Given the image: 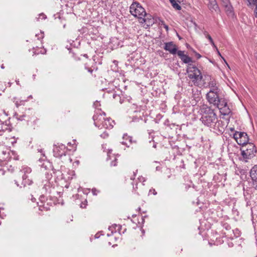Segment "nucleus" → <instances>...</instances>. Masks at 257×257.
Masks as SVG:
<instances>
[{"mask_svg": "<svg viewBox=\"0 0 257 257\" xmlns=\"http://www.w3.org/2000/svg\"><path fill=\"white\" fill-rule=\"evenodd\" d=\"M113 98L114 99L119 98V99H120V97L119 95H117L116 94H113Z\"/></svg>", "mask_w": 257, "mask_h": 257, "instance_id": "72a5a7b5", "label": "nucleus"}, {"mask_svg": "<svg viewBox=\"0 0 257 257\" xmlns=\"http://www.w3.org/2000/svg\"><path fill=\"white\" fill-rule=\"evenodd\" d=\"M46 53V50L44 48H37L35 50V51L34 52V54L38 55L39 54H44Z\"/></svg>", "mask_w": 257, "mask_h": 257, "instance_id": "aec40b11", "label": "nucleus"}, {"mask_svg": "<svg viewBox=\"0 0 257 257\" xmlns=\"http://www.w3.org/2000/svg\"><path fill=\"white\" fill-rule=\"evenodd\" d=\"M178 37H179V39H181V37H180V36H178Z\"/></svg>", "mask_w": 257, "mask_h": 257, "instance_id": "8fccbe9b", "label": "nucleus"}, {"mask_svg": "<svg viewBox=\"0 0 257 257\" xmlns=\"http://www.w3.org/2000/svg\"><path fill=\"white\" fill-rule=\"evenodd\" d=\"M208 1L207 5L210 11L213 12V11L217 12L219 10V8L216 0H208Z\"/></svg>", "mask_w": 257, "mask_h": 257, "instance_id": "f3484780", "label": "nucleus"}, {"mask_svg": "<svg viewBox=\"0 0 257 257\" xmlns=\"http://www.w3.org/2000/svg\"><path fill=\"white\" fill-rule=\"evenodd\" d=\"M256 153V149L254 144L249 143L241 149V154L245 162L247 159H250L255 156Z\"/></svg>", "mask_w": 257, "mask_h": 257, "instance_id": "7ed1b4c3", "label": "nucleus"}, {"mask_svg": "<svg viewBox=\"0 0 257 257\" xmlns=\"http://www.w3.org/2000/svg\"><path fill=\"white\" fill-rule=\"evenodd\" d=\"M216 48V50H217V53H218V54L220 57H221V58L223 59V60L224 61V62L227 64V63H226V62L225 60V59H224V58H223V57L221 55L220 53L219 52V51H218V50L217 49V47H216V48Z\"/></svg>", "mask_w": 257, "mask_h": 257, "instance_id": "f704fd0d", "label": "nucleus"}, {"mask_svg": "<svg viewBox=\"0 0 257 257\" xmlns=\"http://www.w3.org/2000/svg\"><path fill=\"white\" fill-rule=\"evenodd\" d=\"M251 5L255 6L254 13L255 14V17L257 18V0H253V1L251 2Z\"/></svg>", "mask_w": 257, "mask_h": 257, "instance_id": "b1692460", "label": "nucleus"}, {"mask_svg": "<svg viewBox=\"0 0 257 257\" xmlns=\"http://www.w3.org/2000/svg\"><path fill=\"white\" fill-rule=\"evenodd\" d=\"M164 28L166 29V30L167 31H168L169 30V27L168 25H167L166 24H164V26H163Z\"/></svg>", "mask_w": 257, "mask_h": 257, "instance_id": "ea45409f", "label": "nucleus"}, {"mask_svg": "<svg viewBox=\"0 0 257 257\" xmlns=\"http://www.w3.org/2000/svg\"><path fill=\"white\" fill-rule=\"evenodd\" d=\"M250 176L252 180L257 182V167L254 166L250 170Z\"/></svg>", "mask_w": 257, "mask_h": 257, "instance_id": "6ab92c4d", "label": "nucleus"}, {"mask_svg": "<svg viewBox=\"0 0 257 257\" xmlns=\"http://www.w3.org/2000/svg\"><path fill=\"white\" fill-rule=\"evenodd\" d=\"M122 138L124 140V141L122 142V144L125 145L127 147H129V145L133 143H137V142L136 140H133L132 137L130 136L127 134H124Z\"/></svg>", "mask_w": 257, "mask_h": 257, "instance_id": "dca6fc26", "label": "nucleus"}, {"mask_svg": "<svg viewBox=\"0 0 257 257\" xmlns=\"http://www.w3.org/2000/svg\"><path fill=\"white\" fill-rule=\"evenodd\" d=\"M228 228H230V227H229L228 225H227L226 227H225V228H226V229H228Z\"/></svg>", "mask_w": 257, "mask_h": 257, "instance_id": "49530a36", "label": "nucleus"}, {"mask_svg": "<svg viewBox=\"0 0 257 257\" xmlns=\"http://www.w3.org/2000/svg\"><path fill=\"white\" fill-rule=\"evenodd\" d=\"M138 179L139 181V182L142 183L145 182L146 180V178L143 176H140L139 177H138Z\"/></svg>", "mask_w": 257, "mask_h": 257, "instance_id": "c85d7f7f", "label": "nucleus"}, {"mask_svg": "<svg viewBox=\"0 0 257 257\" xmlns=\"http://www.w3.org/2000/svg\"><path fill=\"white\" fill-rule=\"evenodd\" d=\"M140 23H145L148 27L152 26L154 24V20L152 16L150 14L145 13V16L140 20Z\"/></svg>", "mask_w": 257, "mask_h": 257, "instance_id": "ddd939ff", "label": "nucleus"}, {"mask_svg": "<svg viewBox=\"0 0 257 257\" xmlns=\"http://www.w3.org/2000/svg\"><path fill=\"white\" fill-rule=\"evenodd\" d=\"M253 0H247L248 3H249V5H251V2L253 1Z\"/></svg>", "mask_w": 257, "mask_h": 257, "instance_id": "37998d69", "label": "nucleus"}, {"mask_svg": "<svg viewBox=\"0 0 257 257\" xmlns=\"http://www.w3.org/2000/svg\"><path fill=\"white\" fill-rule=\"evenodd\" d=\"M22 174V183L24 186L30 185L33 182V175L32 173V169L27 166H23L21 170Z\"/></svg>", "mask_w": 257, "mask_h": 257, "instance_id": "20e7f679", "label": "nucleus"}, {"mask_svg": "<svg viewBox=\"0 0 257 257\" xmlns=\"http://www.w3.org/2000/svg\"><path fill=\"white\" fill-rule=\"evenodd\" d=\"M206 38L208 39L211 44L214 47L216 48V46L213 42L212 38L210 35H207Z\"/></svg>", "mask_w": 257, "mask_h": 257, "instance_id": "393cba45", "label": "nucleus"}, {"mask_svg": "<svg viewBox=\"0 0 257 257\" xmlns=\"http://www.w3.org/2000/svg\"><path fill=\"white\" fill-rule=\"evenodd\" d=\"M12 125L10 122V118L1 123V129L0 130V136L3 135V133L6 131L11 132L12 130Z\"/></svg>", "mask_w": 257, "mask_h": 257, "instance_id": "f8f14e48", "label": "nucleus"}, {"mask_svg": "<svg viewBox=\"0 0 257 257\" xmlns=\"http://www.w3.org/2000/svg\"><path fill=\"white\" fill-rule=\"evenodd\" d=\"M63 149H65V146L63 145H61L60 146L56 147L55 148V151H59V149L62 150Z\"/></svg>", "mask_w": 257, "mask_h": 257, "instance_id": "7c9ffc66", "label": "nucleus"}, {"mask_svg": "<svg viewBox=\"0 0 257 257\" xmlns=\"http://www.w3.org/2000/svg\"><path fill=\"white\" fill-rule=\"evenodd\" d=\"M151 193H152L153 195H155L157 194V193L156 191L155 190V189L152 188L149 191V194H151Z\"/></svg>", "mask_w": 257, "mask_h": 257, "instance_id": "2f4dec72", "label": "nucleus"}, {"mask_svg": "<svg viewBox=\"0 0 257 257\" xmlns=\"http://www.w3.org/2000/svg\"><path fill=\"white\" fill-rule=\"evenodd\" d=\"M117 156H119V155H117L116 156H112L114 159L112 161V162L110 163V165L111 166H116L117 165Z\"/></svg>", "mask_w": 257, "mask_h": 257, "instance_id": "5701e85b", "label": "nucleus"}, {"mask_svg": "<svg viewBox=\"0 0 257 257\" xmlns=\"http://www.w3.org/2000/svg\"><path fill=\"white\" fill-rule=\"evenodd\" d=\"M233 138L239 145L244 146L249 144V139L246 133L236 132L233 134Z\"/></svg>", "mask_w": 257, "mask_h": 257, "instance_id": "0eeeda50", "label": "nucleus"}, {"mask_svg": "<svg viewBox=\"0 0 257 257\" xmlns=\"http://www.w3.org/2000/svg\"><path fill=\"white\" fill-rule=\"evenodd\" d=\"M220 97L219 96V93H213L211 91L210 93L206 94V99L210 104H212L213 105L217 104V99H219Z\"/></svg>", "mask_w": 257, "mask_h": 257, "instance_id": "9d476101", "label": "nucleus"}, {"mask_svg": "<svg viewBox=\"0 0 257 257\" xmlns=\"http://www.w3.org/2000/svg\"><path fill=\"white\" fill-rule=\"evenodd\" d=\"M1 68H2V69H4V68H5L4 64H2V65H1Z\"/></svg>", "mask_w": 257, "mask_h": 257, "instance_id": "a18cd8bd", "label": "nucleus"}, {"mask_svg": "<svg viewBox=\"0 0 257 257\" xmlns=\"http://www.w3.org/2000/svg\"><path fill=\"white\" fill-rule=\"evenodd\" d=\"M222 6L225 8V11L227 15H232L233 14V8L231 5L229 0H220Z\"/></svg>", "mask_w": 257, "mask_h": 257, "instance_id": "4468645a", "label": "nucleus"}, {"mask_svg": "<svg viewBox=\"0 0 257 257\" xmlns=\"http://www.w3.org/2000/svg\"><path fill=\"white\" fill-rule=\"evenodd\" d=\"M217 104L214 106H216L220 110V113L223 115H229L231 112V110L227 104V100L223 97H220L217 99Z\"/></svg>", "mask_w": 257, "mask_h": 257, "instance_id": "423d86ee", "label": "nucleus"}, {"mask_svg": "<svg viewBox=\"0 0 257 257\" xmlns=\"http://www.w3.org/2000/svg\"><path fill=\"white\" fill-rule=\"evenodd\" d=\"M36 77V74H33V79H35Z\"/></svg>", "mask_w": 257, "mask_h": 257, "instance_id": "c03bdc74", "label": "nucleus"}, {"mask_svg": "<svg viewBox=\"0 0 257 257\" xmlns=\"http://www.w3.org/2000/svg\"><path fill=\"white\" fill-rule=\"evenodd\" d=\"M39 209L40 211H44V210L48 211L49 209V208L47 206H45V204H44L42 206L40 205Z\"/></svg>", "mask_w": 257, "mask_h": 257, "instance_id": "a878e982", "label": "nucleus"}, {"mask_svg": "<svg viewBox=\"0 0 257 257\" xmlns=\"http://www.w3.org/2000/svg\"><path fill=\"white\" fill-rule=\"evenodd\" d=\"M103 123L102 124V128L111 129L113 127L115 122L110 117L105 118L104 117Z\"/></svg>", "mask_w": 257, "mask_h": 257, "instance_id": "2eb2a0df", "label": "nucleus"}, {"mask_svg": "<svg viewBox=\"0 0 257 257\" xmlns=\"http://www.w3.org/2000/svg\"><path fill=\"white\" fill-rule=\"evenodd\" d=\"M203 34H204V35L205 36V37L207 36V35H209V34H208V33H207L206 31H204V32H203Z\"/></svg>", "mask_w": 257, "mask_h": 257, "instance_id": "79ce46f5", "label": "nucleus"}, {"mask_svg": "<svg viewBox=\"0 0 257 257\" xmlns=\"http://www.w3.org/2000/svg\"><path fill=\"white\" fill-rule=\"evenodd\" d=\"M131 14L134 17L141 20L143 16H145V9L137 2L133 3L130 8Z\"/></svg>", "mask_w": 257, "mask_h": 257, "instance_id": "39448f33", "label": "nucleus"}, {"mask_svg": "<svg viewBox=\"0 0 257 257\" xmlns=\"http://www.w3.org/2000/svg\"><path fill=\"white\" fill-rule=\"evenodd\" d=\"M201 117L200 120L207 126L214 127L218 121L214 110L207 105H203L200 108Z\"/></svg>", "mask_w": 257, "mask_h": 257, "instance_id": "f257e3e1", "label": "nucleus"}, {"mask_svg": "<svg viewBox=\"0 0 257 257\" xmlns=\"http://www.w3.org/2000/svg\"><path fill=\"white\" fill-rule=\"evenodd\" d=\"M46 16L43 13H42L41 14L39 15V18H38V19H42V20H44L45 19H46Z\"/></svg>", "mask_w": 257, "mask_h": 257, "instance_id": "c756f323", "label": "nucleus"}, {"mask_svg": "<svg viewBox=\"0 0 257 257\" xmlns=\"http://www.w3.org/2000/svg\"><path fill=\"white\" fill-rule=\"evenodd\" d=\"M164 49L169 51L172 54H176L177 53V47L173 42H170L165 43Z\"/></svg>", "mask_w": 257, "mask_h": 257, "instance_id": "9b49d317", "label": "nucleus"}, {"mask_svg": "<svg viewBox=\"0 0 257 257\" xmlns=\"http://www.w3.org/2000/svg\"><path fill=\"white\" fill-rule=\"evenodd\" d=\"M47 165H49L50 166H51L49 162H44L41 166L42 168H45V170L47 169Z\"/></svg>", "mask_w": 257, "mask_h": 257, "instance_id": "cd10ccee", "label": "nucleus"}, {"mask_svg": "<svg viewBox=\"0 0 257 257\" xmlns=\"http://www.w3.org/2000/svg\"><path fill=\"white\" fill-rule=\"evenodd\" d=\"M108 158H109L110 159H111V158L110 156H109V155H108ZM108 159V158H107V159Z\"/></svg>", "mask_w": 257, "mask_h": 257, "instance_id": "de8ad7c7", "label": "nucleus"}, {"mask_svg": "<svg viewBox=\"0 0 257 257\" xmlns=\"http://www.w3.org/2000/svg\"><path fill=\"white\" fill-rule=\"evenodd\" d=\"M134 176H136V173L134 172Z\"/></svg>", "mask_w": 257, "mask_h": 257, "instance_id": "3c124183", "label": "nucleus"}, {"mask_svg": "<svg viewBox=\"0 0 257 257\" xmlns=\"http://www.w3.org/2000/svg\"><path fill=\"white\" fill-rule=\"evenodd\" d=\"M206 78L207 80H209V82L208 83L206 87L208 86L209 87H214L215 86H218L216 81L214 78L211 77L209 76L206 77Z\"/></svg>", "mask_w": 257, "mask_h": 257, "instance_id": "a211bd4d", "label": "nucleus"}, {"mask_svg": "<svg viewBox=\"0 0 257 257\" xmlns=\"http://www.w3.org/2000/svg\"><path fill=\"white\" fill-rule=\"evenodd\" d=\"M187 72L190 73L188 77L192 80L195 85L198 86L203 78L200 70L195 66L190 65L188 66Z\"/></svg>", "mask_w": 257, "mask_h": 257, "instance_id": "f03ea898", "label": "nucleus"}, {"mask_svg": "<svg viewBox=\"0 0 257 257\" xmlns=\"http://www.w3.org/2000/svg\"><path fill=\"white\" fill-rule=\"evenodd\" d=\"M134 188L135 189L136 188H137V187L136 186L135 188L134 187Z\"/></svg>", "mask_w": 257, "mask_h": 257, "instance_id": "603ef678", "label": "nucleus"}, {"mask_svg": "<svg viewBox=\"0 0 257 257\" xmlns=\"http://www.w3.org/2000/svg\"><path fill=\"white\" fill-rule=\"evenodd\" d=\"M195 52V55H196V56L197 59H199V58H200L201 57V55L200 54H199V53H197L196 52Z\"/></svg>", "mask_w": 257, "mask_h": 257, "instance_id": "4c0bfd02", "label": "nucleus"}, {"mask_svg": "<svg viewBox=\"0 0 257 257\" xmlns=\"http://www.w3.org/2000/svg\"><path fill=\"white\" fill-rule=\"evenodd\" d=\"M63 156H65V152L64 151L62 152H59L57 155L58 157H61Z\"/></svg>", "mask_w": 257, "mask_h": 257, "instance_id": "473e14b6", "label": "nucleus"}, {"mask_svg": "<svg viewBox=\"0 0 257 257\" xmlns=\"http://www.w3.org/2000/svg\"><path fill=\"white\" fill-rule=\"evenodd\" d=\"M25 117V115H21L20 116V117H17V118L18 119V120H23L24 119V117Z\"/></svg>", "mask_w": 257, "mask_h": 257, "instance_id": "c9c22d12", "label": "nucleus"}, {"mask_svg": "<svg viewBox=\"0 0 257 257\" xmlns=\"http://www.w3.org/2000/svg\"><path fill=\"white\" fill-rule=\"evenodd\" d=\"M92 193L93 194V195H97V192L98 191H97V190L95 188H94V189H92Z\"/></svg>", "mask_w": 257, "mask_h": 257, "instance_id": "e433bc0d", "label": "nucleus"}, {"mask_svg": "<svg viewBox=\"0 0 257 257\" xmlns=\"http://www.w3.org/2000/svg\"><path fill=\"white\" fill-rule=\"evenodd\" d=\"M209 88H210V90L207 93H211V91L213 93H219V92L220 91V89L218 88V86H215L214 87H209Z\"/></svg>", "mask_w": 257, "mask_h": 257, "instance_id": "412c9836", "label": "nucleus"}, {"mask_svg": "<svg viewBox=\"0 0 257 257\" xmlns=\"http://www.w3.org/2000/svg\"><path fill=\"white\" fill-rule=\"evenodd\" d=\"M159 24L162 26H164V24H166L165 23L164 21H161L159 23Z\"/></svg>", "mask_w": 257, "mask_h": 257, "instance_id": "a19ab883", "label": "nucleus"}, {"mask_svg": "<svg viewBox=\"0 0 257 257\" xmlns=\"http://www.w3.org/2000/svg\"><path fill=\"white\" fill-rule=\"evenodd\" d=\"M170 3H171L174 9H175L177 10H181V6L178 4L177 3V2H176L175 0L173 1L172 2H170Z\"/></svg>", "mask_w": 257, "mask_h": 257, "instance_id": "4be33fe9", "label": "nucleus"}, {"mask_svg": "<svg viewBox=\"0 0 257 257\" xmlns=\"http://www.w3.org/2000/svg\"><path fill=\"white\" fill-rule=\"evenodd\" d=\"M177 54L183 63L188 64V66H190V65H193L192 63H193L194 61L188 55L185 54L184 51L179 50Z\"/></svg>", "mask_w": 257, "mask_h": 257, "instance_id": "1a4fd4ad", "label": "nucleus"}, {"mask_svg": "<svg viewBox=\"0 0 257 257\" xmlns=\"http://www.w3.org/2000/svg\"><path fill=\"white\" fill-rule=\"evenodd\" d=\"M86 69H87L88 70V71L89 72H90V73H92V72H93V69H91V68H87L86 67H85Z\"/></svg>", "mask_w": 257, "mask_h": 257, "instance_id": "58836bf2", "label": "nucleus"}, {"mask_svg": "<svg viewBox=\"0 0 257 257\" xmlns=\"http://www.w3.org/2000/svg\"><path fill=\"white\" fill-rule=\"evenodd\" d=\"M3 153L4 154H6V152L3 151Z\"/></svg>", "mask_w": 257, "mask_h": 257, "instance_id": "09e8293b", "label": "nucleus"}, {"mask_svg": "<svg viewBox=\"0 0 257 257\" xmlns=\"http://www.w3.org/2000/svg\"><path fill=\"white\" fill-rule=\"evenodd\" d=\"M36 37H37L39 40L42 39L44 38V33L41 32L40 34H36Z\"/></svg>", "mask_w": 257, "mask_h": 257, "instance_id": "bb28decb", "label": "nucleus"}, {"mask_svg": "<svg viewBox=\"0 0 257 257\" xmlns=\"http://www.w3.org/2000/svg\"><path fill=\"white\" fill-rule=\"evenodd\" d=\"M105 115V114L104 112H103L102 113H96L93 116L95 125L99 129H102V124L103 123V120H104Z\"/></svg>", "mask_w": 257, "mask_h": 257, "instance_id": "6e6552de", "label": "nucleus"}]
</instances>
